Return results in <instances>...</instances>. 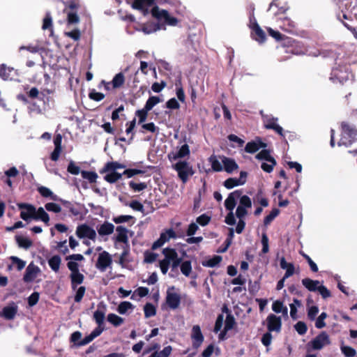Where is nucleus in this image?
Listing matches in <instances>:
<instances>
[{
	"label": "nucleus",
	"instance_id": "6e6d98bb",
	"mask_svg": "<svg viewBox=\"0 0 357 357\" xmlns=\"http://www.w3.org/2000/svg\"><path fill=\"white\" fill-rule=\"evenodd\" d=\"M261 241V244H262L261 253L266 254L269 251V245H268V238L266 233L262 234Z\"/></svg>",
	"mask_w": 357,
	"mask_h": 357
},
{
	"label": "nucleus",
	"instance_id": "2eb2a0df",
	"mask_svg": "<svg viewBox=\"0 0 357 357\" xmlns=\"http://www.w3.org/2000/svg\"><path fill=\"white\" fill-rule=\"evenodd\" d=\"M266 321L267 327L269 332H279L280 331L282 325V321L280 317H277L273 314H271L268 316Z\"/></svg>",
	"mask_w": 357,
	"mask_h": 357
},
{
	"label": "nucleus",
	"instance_id": "4d7b16f0",
	"mask_svg": "<svg viewBox=\"0 0 357 357\" xmlns=\"http://www.w3.org/2000/svg\"><path fill=\"white\" fill-rule=\"evenodd\" d=\"M52 19L50 14L49 13H47L46 14L45 17L43 20V24L42 28L43 30L50 29L51 32L52 33Z\"/></svg>",
	"mask_w": 357,
	"mask_h": 357
},
{
	"label": "nucleus",
	"instance_id": "5fc2aeb1",
	"mask_svg": "<svg viewBox=\"0 0 357 357\" xmlns=\"http://www.w3.org/2000/svg\"><path fill=\"white\" fill-rule=\"evenodd\" d=\"M129 186L135 192L142 191L147 188V185L145 183H137L134 181H130L129 183Z\"/></svg>",
	"mask_w": 357,
	"mask_h": 357
},
{
	"label": "nucleus",
	"instance_id": "9b49d317",
	"mask_svg": "<svg viewBox=\"0 0 357 357\" xmlns=\"http://www.w3.org/2000/svg\"><path fill=\"white\" fill-rule=\"evenodd\" d=\"M176 238V234L173 229H169L160 234V238L155 241L152 245V249L155 250L164 245L165 243L169 241L171 238Z\"/></svg>",
	"mask_w": 357,
	"mask_h": 357
},
{
	"label": "nucleus",
	"instance_id": "20e7f679",
	"mask_svg": "<svg viewBox=\"0 0 357 357\" xmlns=\"http://www.w3.org/2000/svg\"><path fill=\"white\" fill-rule=\"evenodd\" d=\"M342 136L338 145L348 146L352 143V142L357 138V130L352 128L350 126L345 123H342Z\"/></svg>",
	"mask_w": 357,
	"mask_h": 357
},
{
	"label": "nucleus",
	"instance_id": "69168bd1",
	"mask_svg": "<svg viewBox=\"0 0 357 357\" xmlns=\"http://www.w3.org/2000/svg\"><path fill=\"white\" fill-rule=\"evenodd\" d=\"M256 158H257L259 160H264L266 161H268V160H271V158H273L271 157L268 151L262 150L256 155Z\"/></svg>",
	"mask_w": 357,
	"mask_h": 357
},
{
	"label": "nucleus",
	"instance_id": "0eeeda50",
	"mask_svg": "<svg viewBox=\"0 0 357 357\" xmlns=\"http://www.w3.org/2000/svg\"><path fill=\"white\" fill-rule=\"evenodd\" d=\"M331 344L329 335L324 331L319 333L315 338L310 342L309 345L314 350H320Z\"/></svg>",
	"mask_w": 357,
	"mask_h": 357
},
{
	"label": "nucleus",
	"instance_id": "f8f14e48",
	"mask_svg": "<svg viewBox=\"0 0 357 357\" xmlns=\"http://www.w3.org/2000/svg\"><path fill=\"white\" fill-rule=\"evenodd\" d=\"M112 264V258L110 255L106 252L103 251L102 252L99 254L98 261L96 263V268H98L102 272L105 271L108 266H109Z\"/></svg>",
	"mask_w": 357,
	"mask_h": 357
},
{
	"label": "nucleus",
	"instance_id": "58836bf2",
	"mask_svg": "<svg viewBox=\"0 0 357 357\" xmlns=\"http://www.w3.org/2000/svg\"><path fill=\"white\" fill-rule=\"evenodd\" d=\"M107 321L114 326H119L123 323V319L122 317L113 313L107 315Z\"/></svg>",
	"mask_w": 357,
	"mask_h": 357
},
{
	"label": "nucleus",
	"instance_id": "423d86ee",
	"mask_svg": "<svg viewBox=\"0 0 357 357\" xmlns=\"http://www.w3.org/2000/svg\"><path fill=\"white\" fill-rule=\"evenodd\" d=\"M151 14L154 17L160 20H164L166 24L171 26H175L178 22L177 19L170 16L166 10H160L158 6L153 8Z\"/></svg>",
	"mask_w": 357,
	"mask_h": 357
},
{
	"label": "nucleus",
	"instance_id": "680f3d73",
	"mask_svg": "<svg viewBox=\"0 0 357 357\" xmlns=\"http://www.w3.org/2000/svg\"><path fill=\"white\" fill-rule=\"evenodd\" d=\"M294 327L299 335H304L307 332V326L303 321H298Z\"/></svg>",
	"mask_w": 357,
	"mask_h": 357
},
{
	"label": "nucleus",
	"instance_id": "6ab92c4d",
	"mask_svg": "<svg viewBox=\"0 0 357 357\" xmlns=\"http://www.w3.org/2000/svg\"><path fill=\"white\" fill-rule=\"evenodd\" d=\"M222 162L223 164V169L227 173H231L238 168V165L236 164L234 160L231 158L222 156Z\"/></svg>",
	"mask_w": 357,
	"mask_h": 357
},
{
	"label": "nucleus",
	"instance_id": "c756f323",
	"mask_svg": "<svg viewBox=\"0 0 357 357\" xmlns=\"http://www.w3.org/2000/svg\"><path fill=\"white\" fill-rule=\"evenodd\" d=\"M104 179L109 183H114L121 178L122 174L115 171H109L106 172Z\"/></svg>",
	"mask_w": 357,
	"mask_h": 357
},
{
	"label": "nucleus",
	"instance_id": "6e6552de",
	"mask_svg": "<svg viewBox=\"0 0 357 357\" xmlns=\"http://www.w3.org/2000/svg\"><path fill=\"white\" fill-rule=\"evenodd\" d=\"M174 287L169 288L166 296V303L172 310L178 308L181 303V296L174 292Z\"/></svg>",
	"mask_w": 357,
	"mask_h": 357
},
{
	"label": "nucleus",
	"instance_id": "e433bc0d",
	"mask_svg": "<svg viewBox=\"0 0 357 357\" xmlns=\"http://www.w3.org/2000/svg\"><path fill=\"white\" fill-rule=\"evenodd\" d=\"M133 309H134V305L130 302L123 301V302H121L119 305L117 311L119 312V313H120L121 314H124L128 310H132Z\"/></svg>",
	"mask_w": 357,
	"mask_h": 357
},
{
	"label": "nucleus",
	"instance_id": "1a4fd4ad",
	"mask_svg": "<svg viewBox=\"0 0 357 357\" xmlns=\"http://www.w3.org/2000/svg\"><path fill=\"white\" fill-rule=\"evenodd\" d=\"M76 234L79 238H88L95 240L96 238V231L86 225H82L77 227Z\"/></svg>",
	"mask_w": 357,
	"mask_h": 357
},
{
	"label": "nucleus",
	"instance_id": "72a5a7b5",
	"mask_svg": "<svg viewBox=\"0 0 357 357\" xmlns=\"http://www.w3.org/2000/svg\"><path fill=\"white\" fill-rule=\"evenodd\" d=\"M301 306V303L297 298L294 299V303L289 305L290 307V316L296 320L298 319L297 308Z\"/></svg>",
	"mask_w": 357,
	"mask_h": 357
},
{
	"label": "nucleus",
	"instance_id": "338daca9",
	"mask_svg": "<svg viewBox=\"0 0 357 357\" xmlns=\"http://www.w3.org/2000/svg\"><path fill=\"white\" fill-rule=\"evenodd\" d=\"M89 96L91 100L95 101H100L105 98V95L103 93L97 92L95 90L90 92Z\"/></svg>",
	"mask_w": 357,
	"mask_h": 357
},
{
	"label": "nucleus",
	"instance_id": "a19ab883",
	"mask_svg": "<svg viewBox=\"0 0 357 357\" xmlns=\"http://www.w3.org/2000/svg\"><path fill=\"white\" fill-rule=\"evenodd\" d=\"M319 307L316 305L307 306V314L310 320L314 321L316 319V317L319 313Z\"/></svg>",
	"mask_w": 357,
	"mask_h": 357
},
{
	"label": "nucleus",
	"instance_id": "bb28decb",
	"mask_svg": "<svg viewBox=\"0 0 357 357\" xmlns=\"http://www.w3.org/2000/svg\"><path fill=\"white\" fill-rule=\"evenodd\" d=\"M209 162L211 164L213 169L215 172H221L223 170V164L222 162V156L218 158L215 155H211L209 158Z\"/></svg>",
	"mask_w": 357,
	"mask_h": 357
},
{
	"label": "nucleus",
	"instance_id": "2f4dec72",
	"mask_svg": "<svg viewBox=\"0 0 357 357\" xmlns=\"http://www.w3.org/2000/svg\"><path fill=\"white\" fill-rule=\"evenodd\" d=\"M252 29L255 31L256 36V40L259 43H262L265 40L266 35L264 31L259 27L258 24L255 22L252 24Z\"/></svg>",
	"mask_w": 357,
	"mask_h": 357
},
{
	"label": "nucleus",
	"instance_id": "f704fd0d",
	"mask_svg": "<svg viewBox=\"0 0 357 357\" xmlns=\"http://www.w3.org/2000/svg\"><path fill=\"white\" fill-rule=\"evenodd\" d=\"M70 279L73 284V287L75 288V284H80L83 282L84 275L79 273V271L71 273Z\"/></svg>",
	"mask_w": 357,
	"mask_h": 357
},
{
	"label": "nucleus",
	"instance_id": "e2e57ef3",
	"mask_svg": "<svg viewBox=\"0 0 357 357\" xmlns=\"http://www.w3.org/2000/svg\"><path fill=\"white\" fill-rule=\"evenodd\" d=\"M45 207L48 211L54 213H59L61 211V207L59 204L52 202L46 204Z\"/></svg>",
	"mask_w": 357,
	"mask_h": 357
},
{
	"label": "nucleus",
	"instance_id": "49530a36",
	"mask_svg": "<svg viewBox=\"0 0 357 357\" xmlns=\"http://www.w3.org/2000/svg\"><path fill=\"white\" fill-rule=\"evenodd\" d=\"M340 349L345 357H354L356 355V350L351 347L342 345Z\"/></svg>",
	"mask_w": 357,
	"mask_h": 357
},
{
	"label": "nucleus",
	"instance_id": "79ce46f5",
	"mask_svg": "<svg viewBox=\"0 0 357 357\" xmlns=\"http://www.w3.org/2000/svg\"><path fill=\"white\" fill-rule=\"evenodd\" d=\"M81 174L83 178L88 180L90 183L96 182L98 174L94 172L82 171Z\"/></svg>",
	"mask_w": 357,
	"mask_h": 357
},
{
	"label": "nucleus",
	"instance_id": "f03ea898",
	"mask_svg": "<svg viewBox=\"0 0 357 357\" xmlns=\"http://www.w3.org/2000/svg\"><path fill=\"white\" fill-rule=\"evenodd\" d=\"M165 258L160 261V268L163 274L168 271L169 266L172 269L176 268L181 262V259L178 257V253L173 248H165L162 250Z\"/></svg>",
	"mask_w": 357,
	"mask_h": 357
},
{
	"label": "nucleus",
	"instance_id": "473e14b6",
	"mask_svg": "<svg viewBox=\"0 0 357 357\" xmlns=\"http://www.w3.org/2000/svg\"><path fill=\"white\" fill-rule=\"evenodd\" d=\"M162 100L160 99L158 96H151L146 101L144 109L148 110L149 112L153 109L154 106H155L159 102H162Z\"/></svg>",
	"mask_w": 357,
	"mask_h": 357
},
{
	"label": "nucleus",
	"instance_id": "cd10ccee",
	"mask_svg": "<svg viewBox=\"0 0 357 357\" xmlns=\"http://www.w3.org/2000/svg\"><path fill=\"white\" fill-rule=\"evenodd\" d=\"M61 263V259L59 255H54L48 260L50 267L56 273L59 271Z\"/></svg>",
	"mask_w": 357,
	"mask_h": 357
},
{
	"label": "nucleus",
	"instance_id": "09e8293b",
	"mask_svg": "<svg viewBox=\"0 0 357 357\" xmlns=\"http://www.w3.org/2000/svg\"><path fill=\"white\" fill-rule=\"evenodd\" d=\"M267 162L269 163L262 162L261 167L264 172L270 173L273 171V167L276 165V162L274 158H271V160Z\"/></svg>",
	"mask_w": 357,
	"mask_h": 357
},
{
	"label": "nucleus",
	"instance_id": "4468645a",
	"mask_svg": "<svg viewBox=\"0 0 357 357\" xmlns=\"http://www.w3.org/2000/svg\"><path fill=\"white\" fill-rule=\"evenodd\" d=\"M191 339L192 347L198 349L204 342V335L202 333L201 328L198 325L193 326L191 333Z\"/></svg>",
	"mask_w": 357,
	"mask_h": 357
},
{
	"label": "nucleus",
	"instance_id": "f3484780",
	"mask_svg": "<svg viewBox=\"0 0 357 357\" xmlns=\"http://www.w3.org/2000/svg\"><path fill=\"white\" fill-rule=\"evenodd\" d=\"M116 235L115 237V241L116 243H122L124 245H127L128 243V230L123 226H118L116 228Z\"/></svg>",
	"mask_w": 357,
	"mask_h": 357
},
{
	"label": "nucleus",
	"instance_id": "3c124183",
	"mask_svg": "<svg viewBox=\"0 0 357 357\" xmlns=\"http://www.w3.org/2000/svg\"><path fill=\"white\" fill-rule=\"evenodd\" d=\"M280 211L278 208H274L271 211L269 215L265 217L264 223L265 225H269L279 214Z\"/></svg>",
	"mask_w": 357,
	"mask_h": 357
},
{
	"label": "nucleus",
	"instance_id": "864d4df0",
	"mask_svg": "<svg viewBox=\"0 0 357 357\" xmlns=\"http://www.w3.org/2000/svg\"><path fill=\"white\" fill-rule=\"evenodd\" d=\"M148 110H146V109L143 108L142 109H139L136 112L135 114L139 118L138 123L139 124L143 123L146 121L147 115H148Z\"/></svg>",
	"mask_w": 357,
	"mask_h": 357
},
{
	"label": "nucleus",
	"instance_id": "13d9d810",
	"mask_svg": "<svg viewBox=\"0 0 357 357\" xmlns=\"http://www.w3.org/2000/svg\"><path fill=\"white\" fill-rule=\"evenodd\" d=\"M38 192L42 196L45 197H51L53 200L56 199V196L53 195L52 192L46 187L41 186L38 188Z\"/></svg>",
	"mask_w": 357,
	"mask_h": 357
},
{
	"label": "nucleus",
	"instance_id": "bf43d9fd",
	"mask_svg": "<svg viewBox=\"0 0 357 357\" xmlns=\"http://www.w3.org/2000/svg\"><path fill=\"white\" fill-rule=\"evenodd\" d=\"M65 36L73 39L74 40L77 41L79 40L80 38V31L78 29H74L71 31H66L64 33Z\"/></svg>",
	"mask_w": 357,
	"mask_h": 357
},
{
	"label": "nucleus",
	"instance_id": "5701e85b",
	"mask_svg": "<svg viewBox=\"0 0 357 357\" xmlns=\"http://www.w3.org/2000/svg\"><path fill=\"white\" fill-rule=\"evenodd\" d=\"M280 265L281 268L286 270L284 273V278H288L294 275L295 268L293 264L286 261L284 257L280 259Z\"/></svg>",
	"mask_w": 357,
	"mask_h": 357
},
{
	"label": "nucleus",
	"instance_id": "603ef678",
	"mask_svg": "<svg viewBox=\"0 0 357 357\" xmlns=\"http://www.w3.org/2000/svg\"><path fill=\"white\" fill-rule=\"evenodd\" d=\"M10 260L13 265L17 266V268L19 271L22 270L26 266V261L22 260L21 259L18 258L17 257L12 256V257H10Z\"/></svg>",
	"mask_w": 357,
	"mask_h": 357
},
{
	"label": "nucleus",
	"instance_id": "a211bd4d",
	"mask_svg": "<svg viewBox=\"0 0 357 357\" xmlns=\"http://www.w3.org/2000/svg\"><path fill=\"white\" fill-rule=\"evenodd\" d=\"M17 312V306L15 303H13L8 306L3 308L1 316L6 319H13Z\"/></svg>",
	"mask_w": 357,
	"mask_h": 357
},
{
	"label": "nucleus",
	"instance_id": "8fccbe9b",
	"mask_svg": "<svg viewBox=\"0 0 357 357\" xmlns=\"http://www.w3.org/2000/svg\"><path fill=\"white\" fill-rule=\"evenodd\" d=\"M172 352L170 346L165 347L161 351L153 353L150 357H168Z\"/></svg>",
	"mask_w": 357,
	"mask_h": 357
},
{
	"label": "nucleus",
	"instance_id": "7c9ffc66",
	"mask_svg": "<svg viewBox=\"0 0 357 357\" xmlns=\"http://www.w3.org/2000/svg\"><path fill=\"white\" fill-rule=\"evenodd\" d=\"M234 324H235L234 318L230 314L227 315L226 317L225 323V332L220 333V334L219 335L220 339H223L225 333L227 331L231 330L234 327Z\"/></svg>",
	"mask_w": 357,
	"mask_h": 357
},
{
	"label": "nucleus",
	"instance_id": "4c0bfd02",
	"mask_svg": "<svg viewBox=\"0 0 357 357\" xmlns=\"http://www.w3.org/2000/svg\"><path fill=\"white\" fill-rule=\"evenodd\" d=\"M16 241L19 247L24 249H28L32 245V241L26 237L16 236Z\"/></svg>",
	"mask_w": 357,
	"mask_h": 357
},
{
	"label": "nucleus",
	"instance_id": "393cba45",
	"mask_svg": "<svg viewBox=\"0 0 357 357\" xmlns=\"http://www.w3.org/2000/svg\"><path fill=\"white\" fill-rule=\"evenodd\" d=\"M114 225L110 222H105L98 227V232L100 236H106L112 234L114 232Z\"/></svg>",
	"mask_w": 357,
	"mask_h": 357
},
{
	"label": "nucleus",
	"instance_id": "774afa93",
	"mask_svg": "<svg viewBox=\"0 0 357 357\" xmlns=\"http://www.w3.org/2000/svg\"><path fill=\"white\" fill-rule=\"evenodd\" d=\"M158 255L151 252H146L144 253V261L146 263H153L156 260Z\"/></svg>",
	"mask_w": 357,
	"mask_h": 357
},
{
	"label": "nucleus",
	"instance_id": "b1692460",
	"mask_svg": "<svg viewBox=\"0 0 357 357\" xmlns=\"http://www.w3.org/2000/svg\"><path fill=\"white\" fill-rule=\"evenodd\" d=\"M126 166L118 162H109L105 164L104 167L100 171V174L109 172V171H115L118 169H124Z\"/></svg>",
	"mask_w": 357,
	"mask_h": 357
},
{
	"label": "nucleus",
	"instance_id": "de8ad7c7",
	"mask_svg": "<svg viewBox=\"0 0 357 357\" xmlns=\"http://www.w3.org/2000/svg\"><path fill=\"white\" fill-rule=\"evenodd\" d=\"M224 185L227 189H231L236 186L241 185L237 178H229L224 182Z\"/></svg>",
	"mask_w": 357,
	"mask_h": 357
},
{
	"label": "nucleus",
	"instance_id": "f257e3e1",
	"mask_svg": "<svg viewBox=\"0 0 357 357\" xmlns=\"http://www.w3.org/2000/svg\"><path fill=\"white\" fill-rule=\"evenodd\" d=\"M225 206L229 211L226 215L225 222L228 225L236 224V217L238 222L236 227V232L241 234L245 228L244 218L248 214V210L252 207L251 199L247 195H243L241 190L231 192L225 201Z\"/></svg>",
	"mask_w": 357,
	"mask_h": 357
},
{
	"label": "nucleus",
	"instance_id": "052dcab7",
	"mask_svg": "<svg viewBox=\"0 0 357 357\" xmlns=\"http://www.w3.org/2000/svg\"><path fill=\"white\" fill-rule=\"evenodd\" d=\"M278 119L275 118H266L265 119V127L268 129H273L275 130V126H278V124H277Z\"/></svg>",
	"mask_w": 357,
	"mask_h": 357
},
{
	"label": "nucleus",
	"instance_id": "ddd939ff",
	"mask_svg": "<svg viewBox=\"0 0 357 357\" xmlns=\"http://www.w3.org/2000/svg\"><path fill=\"white\" fill-rule=\"evenodd\" d=\"M19 208L22 210L20 217L24 220H28L29 219H34L36 215V208L28 204H18Z\"/></svg>",
	"mask_w": 357,
	"mask_h": 357
},
{
	"label": "nucleus",
	"instance_id": "4be33fe9",
	"mask_svg": "<svg viewBox=\"0 0 357 357\" xmlns=\"http://www.w3.org/2000/svg\"><path fill=\"white\" fill-rule=\"evenodd\" d=\"M302 284L310 291H318L321 282L319 280L304 278L302 280Z\"/></svg>",
	"mask_w": 357,
	"mask_h": 357
},
{
	"label": "nucleus",
	"instance_id": "aec40b11",
	"mask_svg": "<svg viewBox=\"0 0 357 357\" xmlns=\"http://www.w3.org/2000/svg\"><path fill=\"white\" fill-rule=\"evenodd\" d=\"M155 0H135L132 7L135 9L144 10V15L147 13V8L153 5Z\"/></svg>",
	"mask_w": 357,
	"mask_h": 357
},
{
	"label": "nucleus",
	"instance_id": "c03bdc74",
	"mask_svg": "<svg viewBox=\"0 0 357 357\" xmlns=\"http://www.w3.org/2000/svg\"><path fill=\"white\" fill-rule=\"evenodd\" d=\"M181 271L185 276H189L192 271V265L190 261H185L181 264Z\"/></svg>",
	"mask_w": 357,
	"mask_h": 357
},
{
	"label": "nucleus",
	"instance_id": "c85d7f7f",
	"mask_svg": "<svg viewBox=\"0 0 357 357\" xmlns=\"http://www.w3.org/2000/svg\"><path fill=\"white\" fill-rule=\"evenodd\" d=\"M125 82V76L123 73H117L112 80V86L113 89H118L121 87Z\"/></svg>",
	"mask_w": 357,
	"mask_h": 357
},
{
	"label": "nucleus",
	"instance_id": "a18cd8bd",
	"mask_svg": "<svg viewBox=\"0 0 357 357\" xmlns=\"http://www.w3.org/2000/svg\"><path fill=\"white\" fill-rule=\"evenodd\" d=\"M160 29V26L157 24H149L144 25L142 31L146 34H150Z\"/></svg>",
	"mask_w": 357,
	"mask_h": 357
},
{
	"label": "nucleus",
	"instance_id": "9d476101",
	"mask_svg": "<svg viewBox=\"0 0 357 357\" xmlns=\"http://www.w3.org/2000/svg\"><path fill=\"white\" fill-rule=\"evenodd\" d=\"M40 269L33 262L30 263L26 268L23 280L25 282L33 281L40 273Z\"/></svg>",
	"mask_w": 357,
	"mask_h": 357
},
{
	"label": "nucleus",
	"instance_id": "37998d69",
	"mask_svg": "<svg viewBox=\"0 0 357 357\" xmlns=\"http://www.w3.org/2000/svg\"><path fill=\"white\" fill-rule=\"evenodd\" d=\"M328 314L326 312H321L320 315L315 319V327L321 329L326 326L324 320L327 318Z\"/></svg>",
	"mask_w": 357,
	"mask_h": 357
},
{
	"label": "nucleus",
	"instance_id": "ea45409f",
	"mask_svg": "<svg viewBox=\"0 0 357 357\" xmlns=\"http://www.w3.org/2000/svg\"><path fill=\"white\" fill-rule=\"evenodd\" d=\"M105 317L104 311L98 309L93 313V319L98 326H102Z\"/></svg>",
	"mask_w": 357,
	"mask_h": 357
},
{
	"label": "nucleus",
	"instance_id": "39448f33",
	"mask_svg": "<svg viewBox=\"0 0 357 357\" xmlns=\"http://www.w3.org/2000/svg\"><path fill=\"white\" fill-rule=\"evenodd\" d=\"M173 167L177 172L178 177L183 183H185L189 176L193 174L192 167L186 161H178L173 165Z\"/></svg>",
	"mask_w": 357,
	"mask_h": 357
},
{
	"label": "nucleus",
	"instance_id": "412c9836",
	"mask_svg": "<svg viewBox=\"0 0 357 357\" xmlns=\"http://www.w3.org/2000/svg\"><path fill=\"white\" fill-rule=\"evenodd\" d=\"M266 147V144L259 139L248 142L245 148V150L248 153H253L257 151L260 148Z\"/></svg>",
	"mask_w": 357,
	"mask_h": 357
},
{
	"label": "nucleus",
	"instance_id": "c9c22d12",
	"mask_svg": "<svg viewBox=\"0 0 357 357\" xmlns=\"http://www.w3.org/2000/svg\"><path fill=\"white\" fill-rule=\"evenodd\" d=\"M144 317L149 318L153 317L156 314L155 307L151 303H147L144 307Z\"/></svg>",
	"mask_w": 357,
	"mask_h": 357
},
{
	"label": "nucleus",
	"instance_id": "7ed1b4c3",
	"mask_svg": "<svg viewBox=\"0 0 357 357\" xmlns=\"http://www.w3.org/2000/svg\"><path fill=\"white\" fill-rule=\"evenodd\" d=\"M79 8V4L73 1L66 3L63 12L66 14L68 26L79 24L80 21L79 17L77 15Z\"/></svg>",
	"mask_w": 357,
	"mask_h": 357
},
{
	"label": "nucleus",
	"instance_id": "a878e982",
	"mask_svg": "<svg viewBox=\"0 0 357 357\" xmlns=\"http://www.w3.org/2000/svg\"><path fill=\"white\" fill-rule=\"evenodd\" d=\"M34 220H40L43 221L45 225H49V215L47 213V212L43 207H40L37 210L36 209V215L34 216Z\"/></svg>",
	"mask_w": 357,
	"mask_h": 357
},
{
	"label": "nucleus",
	"instance_id": "dca6fc26",
	"mask_svg": "<svg viewBox=\"0 0 357 357\" xmlns=\"http://www.w3.org/2000/svg\"><path fill=\"white\" fill-rule=\"evenodd\" d=\"M190 155L189 146L186 144L182 145L176 151H172L169 153L168 158L171 161L176 160L178 158H183Z\"/></svg>",
	"mask_w": 357,
	"mask_h": 357
},
{
	"label": "nucleus",
	"instance_id": "0e129e2a",
	"mask_svg": "<svg viewBox=\"0 0 357 357\" xmlns=\"http://www.w3.org/2000/svg\"><path fill=\"white\" fill-rule=\"evenodd\" d=\"M131 219H132V216H131V215H119V216L113 218L112 220L116 224H121L123 222H128Z\"/></svg>",
	"mask_w": 357,
	"mask_h": 357
}]
</instances>
